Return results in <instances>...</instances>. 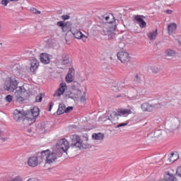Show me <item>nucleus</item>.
I'll return each instance as SVG.
<instances>
[{
  "mask_svg": "<svg viewBox=\"0 0 181 181\" xmlns=\"http://www.w3.org/2000/svg\"><path fill=\"white\" fill-rule=\"evenodd\" d=\"M69 98H71V100H77V96L74 95L73 94L69 95Z\"/></svg>",
  "mask_w": 181,
  "mask_h": 181,
  "instance_id": "79ce46f5",
  "label": "nucleus"
},
{
  "mask_svg": "<svg viewBox=\"0 0 181 181\" xmlns=\"http://www.w3.org/2000/svg\"><path fill=\"white\" fill-rule=\"evenodd\" d=\"M74 69L71 68L69 70L68 74L71 75V76H74Z\"/></svg>",
  "mask_w": 181,
  "mask_h": 181,
  "instance_id": "4c0bfd02",
  "label": "nucleus"
},
{
  "mask_svg": "<svg viewBox=\"0 0 181 181\" xmlns=\"http://www.w3.org/2000/svg\"><path fill=\"white\" fill-rule=\"evenodd\" d=\"M118 97H121V95H117V98H118Z\"/></svg>",
  "mask_w": 181,
  "mask_h": 181,
  "instance_id": "8fccbe9b",
  "label": "nucleus"
},
{
  "mask_svg": "<svg viewBox=\"0 0 181 181\" xmlns=\"http://www.w3.org/2000/svg\"><path fill=\"white\" fill-rule=\"evenodd\" d=\"M27 181H39L37 178H30Z\"/></svg>",
  "mask_w": 181,
  "mask_h": 181,
  "instance_id": "37998d69",
  "label": "nucleus"
},
{
  "mask_svg": "<svg viewBox=\"0 0 181 181\" xmlns=\"http://www.w3.org/2000/svg\"><path fill=\"white\" fill-rule=\"evenodd\" d=\"M99 19L100 21H104V22H106L107 23H111V21H108L110 19V16L108 14H104L99 16Z\"/></svg>",
  "mask_w": 181,
  "mask_h": 181,
  "instance_id": "393cba45",
  "label": "nucleus"
},
{
  "mask_svg": "<svg viewBox=\"0 0 181 181\" xmlns=\"http://www.w3.org/2000/svg\"><path fill=\"white\" fill-rule=\"evenodd\" d=\"M166 13H168V15H170V14H172V11L171 10H166Z\"/></svg>",
  "mask_w": 181,
  "mask_h": 181,
  "instance_id": "c03bdc74",
  "label": "nucleus"
},
{
  "mask_svg": "<svg viewBox=\"0 0 181 181\" xmlns=\"http://www.w3.org/2000/svg\"><path fill=\"white\" fill-rule=\"evenodd\" d=\"M62 64H69L70 63V57L69 54L64 53L62 56L61 59Z\"/></svg>",
  "mask_w": 181,
  "mask_h": 181,
  "instance_id": "a211bd4d",
  "label": "nucleus"
},
{
  "mask_svg": "<svg viewBox=\"0 0 181 181\" xmlns=\"http://www.w3.org/2000/svg\"><path fill=\"white\" fill-rule=\"evenodd\" d=\"M160 181H166V180L164 178V180L162 179V180H160Z\"/></svg>",
  "mask_w": 181,
  "mask_h": 181,
  "instance_id": "09e8293b",
  "label": "nucleus"
},
{
  "mask_svg": "<svg viewBox=\"0 0 181 181\" xmlns=\"http://www.w3.org/2000/svg\"><path fill=\"white\" fill-rule=\"evenodd\" d=\"M141 77L142 76L141 75H139V74H136L135 76L134 82L136 83V84H141V83H142Z\"/></svg>",
  "mask_w": 181,
  "mask_h": 181,
  "instance_id": "bb28decb",
  "label": "nucleus"
},
{
  "mask_svg": "<svg viewBox=\"0 0 181 181\" xmlns=\"http://www.w3.org/2000/svg\"><path fill=\"white\" fill-rule=\"evenodd\" d=\"M164 179L166 181H176L177 179L173 174H170V173H167L164 176Z\"/></svg>",
  "mask_w": 181,
  "mask_h": 181,
  "instance_id": "4be33fe9",
  "label": "nucleus"
},
{
  "mask_svg": "<svg viewBox=\"0 0 181 181\" xmlns=\"http://www.w3.org/2000/svg\"><path fill=\"white\" fill-rule=\"evenodd\" d=\"M73 111V107H68L65 109V114H69V112Z\"/></svg>",
  "mask_w": 181,
  "mask_h": 181,
  "instance_id": "c9c22d12",
  "label": "nucleus"
},
{
  "mask_svg": "<svg viewBox=\"0 0 181 181\" xmlns=\"http://www.w3.org/2000/svg\"><path fill=\"white\" fill-rule=\"evenodd\" d=\"M39 160L42 161V160L40 159V156L38 154V158L36 156L30 157L28 160V163L31 168H36L39 165Z\"/></svg>",
  "mask_w": 181,
  "mask_h": 181,
  "instance_id": "1a4fd4ad",
  "label": "nucleus"
},
{
  "mask_svg": "<svg viewBox=\"0 0 181 181\" xmlns=\"http://www.w3.org/2000/svg\"><path fill=\"white\" fill-rule=\"evenodd\" d=\"M18 0H1V5L3 6H7L9 2H16Z\"/></svg>",
  "mask_w": 181,
  "mask_h": 181,
  "instance_id": "c756f323",
  "label": "nucleus"
},
{
  "mask_svg": "<svg viewBox=\"0 0 181 181\" xmlns=\"http://www.w3.org/2000/svg\"><path fill=\"white\" fill-rule=\"evenodd\" d=\"M70 139L71 141V146L72 148H80L81 146V139H80V136L77 134L71 135Z\"/></svg>",
  "mask_w": 181,
  "mask_h": 181,
  "instance_id": "6e6552de",
  "label": "nucleus"
},
{
  "mask_svg": "<svg viewBox=\"0 0 181 181\" xmlns=\"http://www.w3.org/2000/svg\"><path fill=\"white\" fill-rule=\"evenodd\" d=\"M107 119L112 122V124H117L118 119H119V115L117 112H112L109 116H107Z\"/></svg>",
  "mask_w": 181,
  "mask_h": 181,
  "instance_id": "9d476101",
  "label": "nucleus"
},
{
  "mask_svg": "<svg viewBox=\"0 0 181 181\" xmlns=\"http://www.w3.org/2000/svg\"><path fill=\"white\" fill-rule=\"evenodd\" d=\"M30 11L33 13H35V15H40V11H38L37 9H36L35 8H30Z\"/></svg>",
  "mask_w": 181,
  "mask_h": 181,
  "instance_id": "2f4dec72",
  "label": "nucleus"
},
{
  "mask_svg": "<svg viewBox=\"0 0 181 181\" xmlns=\"http://www.w3.org/2000/svg\"><path fill=\"white\" fill-rule=\"evenodd\" d=\"M163 105H166V104H161L160 103H158L151 105L148 103H144L141 104V108L144 112H152L154 108H160Z\"/></svg>",
  "mask_w": 181,
  "mask_h": 181,
  "instance_id": "20e7f679",
  "label": "nucleus"
},
{
  "mask_svg": "<svg viewBox=\"0 0 181 181\" xmlns=\"http://www.w3.org/2000/svg\"><path fill=\"white\" fill-rule=\"evenodd\" d=\"M92 139H94L95 141H103V139H104V134L94 133L92 135Z\"/></svg>",
  "mask_w": 181,
  "mask_h": 181,
  "instance_id": "6ab92c4d",
  "label": "nucleus"
},
{
  "mask_svg": "<svg viewBox=\"0 0 181 181\" xmlns=\"http://www.w3.org/2000/svg\"><path fill=\"white\" fill-rule=\"evenodd\" d=\"M132 107L131 109H119L117 110V114L119 115V117H121L122 115L123 117H128V115L132 114Z\"/></svg>",
  "mask_w": 181,
  "mask_h": 181,
  "instance_id": "4468645a",
  "label": "nucleus"
},
{
  "mask_svg": "<svg viewBox=\"0 0 181 181\" xmlns=\"http://www.w3.org/2000/svg\"><path fill=\"white\" fill-rule=\"evenodd\" d=\"M57 151H60V152H67L69 148H70V144L69 141L66 140V139H62L57 141L56 145Z\"/></svg>",
  "mask_w": 181,
  "mask_h": 181,
  "instance_id": "423d86ee",
  "label": "nucleus"
},
{
  "mask_svg": "<svg viewBox=\"0 0 181 181\" xmlns=\"http://www.w3.org/2000/svg\"><path fill=\"white\" fill-rule=\"evenodd\" d=\"M111 88L112 91H115V93H118V91H119V88L117 86H112Z\"/></svg>",
  "mask_w": 181,
  "mask_h": 181,
  "instance_id": "58836bf2",
  "label": "nucleus"
},
{
  "mask_svg": "<svg viewBox=\"0 0 181 181\" xmlns=\"http://www.w3.org/2000/svg\"><path fill=\"white\" fill-rule=\"evenodd\" d=\"M176 173H177V176L181 177V167H180L177 169Z\"/></svg>",
  "mask_w": 181,
  "mask_h": 181,
  "instance_id": "ea45409f",
  "label": "nucleus"
},
{
  "mask_svg": "<svg viewBox=\"0 0 181 181\" xmlns=\"http://www.w3.org/2000/svg\"><path fill=\"white\" fill-rule=\"evenodd\" d=\"M6 101H7L8 103H11V101H12V95H8L5 98Z\"/></svg>",
  "mask_w": 181,
  "mask_h": 181,
  "instance_id": "e433bc0d",
  "label": "nucleus"
},
{
  "mask_svg": "<svg viewBox=\"0 0 181 181\" xmlns=\"http://www.w3.org/2000/svg\"><path fill=\"white\" fill-rule=\"evenodd\" d=\"M52 107H53V103H50L49 108L48 111H52Z\"/></svg>",
  "mask_w": 181,
  "mask_h": 181,
  "instance_id": "a18cd8bd",
  "label": "nucleus"
},
{
  "mask_svg": "<svg viewBox=\"0 0 181 181\" xmlns=\"http://www.w3.org/2000/svg\"><path fill=\"white\" fill-rule=\"evenodd\" d=\"M66 88H67V86L66 85V83H61L59 88L54 94V97H60V95H62V94H64V91H66Z\"/></svg>",
  "mask_w": 181,
  "mask_h": 181,
  "instance_id": "f8f14e48",
  "label": "nucleus"
},
{
  "mask_svg": "<svg viewBox=\"0 0 181 181\" xmlns=\"http://www.w3.org/2000/svg\"><path fill=\"white\" fill-rule=\"evenodd\" d=\"M40 59L41 63H43L44 64H49L50 63V57L47 54L42 53L40 55Z\"/></svg>",
  "mask_w": 181,
  "mask_h": 181,
  "instance_id": "2eb2a0df",
  "label": "nucleus"
},
{
  "mask_svg": "<svg viewBox=\"0 0 181 181\" xmlns=\"http://www.w3.org/2000/svg\"><path fill=\"white\" fill-rule=\"evenodd\" d=\"M176 154H175L174 153H171V156H175Z\"/></svg>",
  "mask_w": 181,
  "mask_h": 181,
  "instance_id": "de8ad7c7",
  "label": "nucleus"
},
{
  "mask_svg": "<svg viewBox=\"0 0 181 181\" xmlns=\"http://www.w3.org/2000/svg\"><path fill=\"white\" fill-rule=\"evenodd\" d=\"M39 156H40V160H43V159H46V163H53L54 160H57L58 158H62V151L60 150H53L50 151V150L47 149L45 151H41L38 153Z\"/></svg>",
  "mask_w": 181,
  "mask_h": 181,
  "instance_id": "7ed1b4c3",
  "label": "nucleus"
},
{
  "mask_svg": "<svg viewBox=\"0 0 181 181\" xmlns=\"http://www.w3.org/2000/svg\"><path fill=\"white\" fill-rule=\"evenodd\" d=\"M127 125H128V122H125L124 123H120L119 124H117L115 128H121L122 127H127Z\"/></svg>",
  "mask_w": 181,
  "mask_h": 181,
  "instance_id": "473e14b6",
  "label": "nucleus"
},
{
  "mask_svg": "<svg viewBox=\"0 0 181 181\" xmlns=\"http://www.w3.org/2000/svg\"><path fill=\"white\" fill-rule=\"evenodd\" d=\"M73 36L75 37V39H83V40H86L87 39V37L83 34L80 30H76L75 32H72Z\"/></svg>",
  "mask_w": 181,
  "mask_h": 181,
  "instance_id": "dca6fc26",
  "label": "nucleus"
},
{
  "mask_svg": "<svg viewBox=\"0 0 181 181\" xmlns=\"http://www.w3.org/2000/svg\"><path fill=\"white\" fill-rule=\"evenodd\" d=\"M177 28L176 23H171L168 25V33H173V32L176 31Z\"/></svg>",
  "mask_w": 181,
  "mask_h": 181,
  "instance_id": "b1692460",
  "label": "nucleus"
},
{
  "mask_svg": "<svg viewBox=\"0 0 181 181\" xmlns=\"http://www.w3.org/2000/svg\"><path fill=\"white\" fill-rule=\"evenodd\" d=\"M143 18H145V16L137 15L134 17V20L139 23L140 28H146V22L144 21Z\"/></svg>",
  "mask_w": 181,
  "mask_h": 181,
  "instance_id": "ddd939ff",
  "label": "nucleus"
},
{
  "mask_svg": "<svg viewBox=\"0 0 181 181\" xmlns=\"http://www.w3.org/2000/svg\"><path fill=\"white\" fill-rule=\"evenodd\" d=\"M19 82L15 78H9V80H6L4 83V89L7 91H15L14 96L16 97V101L18 103H22L25 101V97H26V90L23 87H18Z\"/></svg>",
  "mask_w": 181,
  "mask_h": 181,
  "instance_id": "f257e3e1",
  "label": "nucleus"
},
{
  "mask_svg": "<svg viewBox=\"0 0 181 181\" xmlns=\"http://www.w3.org/2000/svg\"><path fill=\"white\" fill-rule=\"evenodd\" d=\"M74 81V75L67 74L66 76V83H71Z\"/></svg>",
  "mask_w": 181,
  "mask_h": 181,
  "instance_id": "cd10ccee",
  "label": "nucleus"
},
{
  "mask_svg": "<svg viewBox=\"0 0 181 181\" xmlns=\"http://www.w3.org/2000/svg\"><path fill=\"white\" fill-rule=\"evenodd\" d=\"M147 36L150 40H155L158 36V30L148 33Z\"/></svg>",
  "mask_w": 181,
  "mask_h": 181,
  "instance_id": "aec40b11",
  "label": "nucleus"
},
{
  "mask_svg": "<svg viewBox=\"0 0 181 181\" xmlns=\"http://www.w3.org/2000/svg\"><path fill=\"white\" fill-rule=\"evenodd\" d=\"M12 71L14 73V74H20L21 66H19V64H15L12 68Z\"/></svg>",
  "mask_w": 181,
  "mask_h": 181,
  "instance_id": "5701e85b",
  "label": "nucleus"
},
{
  "mask_svg": "<svg viewBox=\"0 0 181 181\" xmlns=\"http://www.w3.org/2000/svg\"><path fill=\"white\" fill-rule=\"evenodd\" d=\"M42 100H43V97H42V95L35 97L36 103H42Z\"/></svg>",
  "mask_w": 181,
  "mask_h": 181,
  "instance_id": "72a5a7b5",
  "label": "nucleus"
},
{
  "mask_svg": "<svg viewBox=\"0 0 181 181\" xmlns=\"http://www.w3.org/2000/svg\"><path fill=\"white\" fill-rule=\"evenodd\" d=\"M176 54V52L175 50L172 49H167L165 51V56H168V57H173Z\"/></svg>",
  "mask_w": 181,
  "mask_h": 181,
  "instance_id": "a878e982",
  "label": "nucleus"
},
{
  "mask_svg": "<svg viewBox=\"0 0 181 181\" xmlns=\"http://www.w3.org/2000/svg\"><path fill=\"white\" fill-rule=\"evenodd\" d=\"M57 26H59L60 28H62V30H64V28H66V24H64V23H63V21H58L57 23Z\"/></svg>",
  "mask_w": 181,
  "mask_h": 181,
  "instance_id": "7c9ffc66",
  "label": "nucleus"
},
{
  "mask_svg": "<svg viewBox=\"0 0 181 181\" xmlns=\"http://www.w3.org/2000/svg\"><path fill=\"white\" fill-rule=\"evenodd\" d=\"M151 71H153V73H159V68H158L157 66H153L151 67Z\"/></svg>",
  "mask_w": 181,
  "mask_h": 181,
  "instance_id": "f704fd0d",
  "label": "nucleus"
},
{
  "mask_svg": "<svg viewBox=\"0 0 181 181\" xmlns=\"http://www.w3.org/2000/svg\"><path fill=\"white\" fill-rule=\"evenodd\" d=\"M84 138H85V141H81V146H80V147H78V148H79V149H81V148L87 149V148H90V144H88V142H87V141H88V137L85 136Z\"/></svg>",
  "mask_w": 181,
  "mask_h": 181,
  "instance_id": "f3484780",
  "label": "nucleus"
},
{
  "mask_svg": "<svg viewBox=\"0 0 181 181\" xmlns=\"http://www.w3.org/2000/svg\"><path fill=\"white\" fill-rule=\"evenodd\" d=\"M117 59L120 60L121 63L126 64V66H128V64H132L131 57H129V54L128 52L124 51L118 52Z\"/></svg>",
  "mask_w": 181,
  "mask_h": 181,
  "instance_id": "39448f33",
  "label": "nucleus"
},
{
  "mask_svg": "<svg viewBox=\"0 0 181 181\" xmlns=\"http://www.w3.org/2000/svg\"><path fill=\"white\" fill-rule=\"evenodd\" d=\"M62 18L63 21H67L70 18V16L63 15V16H62Z\"/></svg>",
  "mask_w": 181,
  "mask_h": 181,
  "instance_id": "a19ab883",
  "label": "nucleus"
},
{
  "mask_svg": "<svg viewBox=\"0 0 181 181\" xmlns=\"http://www.w3.org/2000/svg\"><path fill=\"white\" fill-rule=\"evenodd\" d=\"M87 95V93L84 92L83 95L81 96L80 101L81 104H86V101H87V99L86 98Z\"/></svg>",
  "mask_w": 181,
  "mask_h": 181,
  "instance_id": "c85d7f7f",
  "label": "nucleus"
},
{
  "mask_svg": "<svg viewBox=\"0 0 181 181\" xmlns=\"http://www.w3.org/2000/svg\"><path fill=\"white\" fill-rule=\"evenodd\" d=\"M114 32H115V26H107L103 29L101 34L104 36H110V35L114 33Z\"/></svg>",
  "mask_w": 181,
  "mask_h": 181,
  "instance_id": "9b49d317",
  "label": "nucleus"
},
{
  "mask_svg": "<svg viewBox=\"0 0 181 181\" xmlns=\"http://www.w3.org/2000/svg\"><path fill=\"white\" fill-rule=\"evenodd\" d=\"M40 111L39 107H33L31 109L30 112H25L23 110L19 111L18 110H14L13 112V118L15 121H25V119L30 121V122H35L36 118L39 117Z\"/></svg>",
  "mask_w": 181,
  "mask_h": 181,
  "instance_id": "f03ea898",
  "label": "nucleus"
},
{
  "mask_svg": "<svg viewBox=\"0 0 181 181\" xmlns=\"http://www.w3.org/2000/svg\"><path fill=\"white\" fill-rule=\"evenodd\" d=\"M77 94H81V90H77Z\"/></svg>",
  "mask_w": 181,
  "mask_h": 181,
  "instance_id": "49530a36",
  "label": "nucleus"
},
{
  "mask_svg": "<svg viewBox=\"0 0 181 181\" xmlns=\"http://www.w3.org/2000/svg\"><path fill=\"white\" fill-rule=\"evenodd\" d=\"M28 53V55L31 59V66L30 67V70L32 73H35V71H36V70H37V68L39 67V61H37L36 58L32 57L35 54H32V51H29Z\"/></svg>",
  "mask_w": 181,
  "mask_h": 181,
  "instance_id": "0eeeda50",
  "label": "nucleus"
},
{
  "mask_svg": "<svg viewBox=\"0 0 181 181\" xmlns=\"http://www.w3.org/2000/svg\"><path fill=\"white\" fill-rule=\"evenodd\" d=\"M66 111V105L63 103H60L59 105L58 110L57 112V115H62V114H64Z\"/></svg>",
  "mask_w": 181,
  "mask_h": 181,
  "instance_id": "412c9836",
  "label": "nucleus"
}]
</instances>
